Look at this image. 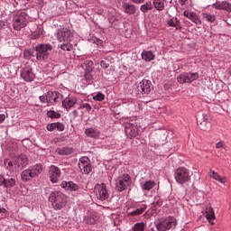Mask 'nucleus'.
Wrapping results in <instances>:
<instances>
[{"label": "nucleus", "instance_id": "obj_1", "mask_svg": "<svg viewBox=\"0 0 231 231\" xmlns=\"http://www.w3.org/2000/svg\"><path fill=\"white\" fill-rule=\"evenodd\" d=\"M55 37L58 42H63L60 46V50L63 51H73V44H71V41H73L75 33L69 26L58 28L55 32Z\"/></svg>", "mask_w": 231, "mask_h": 231}, {"label": "nucleus", "instance_id": "obj_2", "mask_svg": "<svg viewBox=\"0 0 231 231\" xmlns=\"http://www.w3.org/2000/svg\"><path fill=\"white\" fill-rule=\"evenodd\" d=\"M4 165L10 172H19L28 165V157L24 155L16 156L13 159L4 160Z\"/></svg>", "mask_w": 231, "mask_h": 231}, {"label": "nucleus", "instance_id": "obj_3", "mask_svg": "<svg viewBox=\"0 0 231 231\" xmlns=\"http://www.w3.org/2000/svg\"><path fill=\"white\" fill-rule=\"evenodd\" d=\"M49 201L54 210H62L68 205V196L59 190L51 191Z\"/></svg>", "mask_w": 231, "mask_h": 231}, {"label": "nucleus", "instance_id": "obj_4", "mask_svg": "<svg viewBox=\"0 0 231 231\" xmlns=\"http://www.w3.org/2000/svg\"><path fill=\"white\" fill-rule=\"evenodd\" d=\"M43 171L44 166L41 163L30 166L28 169L22 171L21 180L23 183H28V181H32L33 178H38V176H41Z\"/></svg>", "mask_w": 231, "mask_h": 231}, {"label": "nucleus", "instance_id": "obj_5", "mask_svg": "<svg viewBox=\"0 0 231 231\" xmlns=\"http://www.w3.org/2000/svg\"><path fill=\"white\" fill-rule=\"evenodd\" d=\"M178 225V220L172 216L161 217L155 221V226L158 231H167L175 228Z\"/></svg>", "mask_w": 231, "mask_h": 231}, {"label": "nucleus", "instance_id": "obj_6", "mask_svg": "<svg viewBox=\"0 0 231 231\" xmlns=\"http://www.w3.org/2000/svg\"><path fill=\"white\" fill-rule=\"evenodd\" d=\"M36 53L35 57L40 62L48 60L50 57V51L53 50V46L50 43H39L34 48Z\"/></svg>", "mask_w": 231, "mask_h": 231}, {"label": "nucleus", "instance_id": "obj_7", "mask_svg": "<svg viewBox=\"0 0 231 231\" xmlns=\"http://www.w3.org/2000/svg\"><path fill=\"white\" fill-rule=\"evenodd\" d=\"M28 24V14L23 11H18L14 14L13 17V27L14 30L19 32Z\"/></svg>", "mask_w": 231, "mask_h": 231}, {"label": "nucleus", "instance_id": "obj_8", "mask_svg": "<svg viewBox=\"0 0 231 231\" xmlns=\"http://www.w3.org/2000/svg\"><path fill=\"white\" fill-rule=\"evenodd\" d=\"M131 185H133V179H131V175H129V173H124L116 180V189L117 192H124V190H127Z\"/></svg>", "mask_w": 231, "mask_h": 231}, {"label": "nucleus", "instance_id": "obj_9", "mask_svg": "<svg viewBox=\"0 0 231 231\" xmlns=\"http://www.w3.org/2000/svg\"><path fill=\"white\" fill-rule=\"evenodd\" d=\"M152 82L149 79H143L139 82L135 88V93L138 98L142 97V95H151L152 91Z\"/></svg>", "mask_w": 231, "mask_h": 231}, {"label": "nucleus", "instance_id": "obj_10", "mask_svg": "<svg viewBox=\"0 0 231 231\" xmlns=\"http://www.w3.org/2000/svg\"><path fill=\"white\" fill-rule=\"evenodd\" d=\"M129 208H134V210H133L132 212H128L127 216H129L130 217H136L138 216H142V214H143L145 210H147V204L145 203V201L132 202L129 205L128 210Z\"/></svg>", "mask_w": 231, "mask_h": 231}, {"label": "nucleus", "instance_id": "obj_11", "mask_svg": "<svg viewBox=\"0 0 231 231\" xmlns=\"http://www.w3.org/2000/svg\"><path fill=\"white\" fill-rule=\"evenodd\" d=\"M174 178L177 183L183 185L187 181H190V171L185 167H180L175 170Z\"/></svg>", "mask_w": 231, "mask_h": 231}, {"label": "nucleus", "instance_id": "obj_12", "mask_svg": "<svg viewBox=\"0 0 231 231\" xmlns=\"http://www.w3.org/2000/svg\"><path fill=\"white\" fill-rule=\"evenodd\" d=\"M95 192L99 201H107L109 199V191L106 183L97 184L95 186Z\"/></svg>", "mask_w": 231, "mask_h": 231}, {"label": "nucleus", "instance_id": "obj_13", "mask_svg": "<svg viewBox=\"0 0 231 231\" xmlns=\"http://www.w3.org/2000/svg\"><path fill=\"white\" fill-rule=\"evenodd\" d=\"M79 169L82 174H89L93 171L91 161L87 156L81 157L79 161Z\"/></svg>", "mask_w": 231, "mask_h": 231}, {"label": "nucleus", "instance_id": "obj_14", "mask_svg": "<svg viewBox=\"0 0 231 231\" xmlns=\"http://www.w3.org/2000/svg\"><path fill=\"white\" fill-rule=\"evenodd\" d=\"M15 177L12 175H0V187H5V189H12L15 187Z\"/></svg>", "mask_w": 231, "mask_h": 231}, {"label": "nucleus", "instance_id": "obj_15", "mask_svg": "<svg viewBox=\"0 0 231 231\" xmlns=\"http://www.w3.org/2000/svg\"><path fill=\"white\" fill-rule=\"evenodd\" d=\"M20 77L24 82H33L35 80V73H33V69L31 67L23 68Z\"/></svg>", "mask_w": 231, "mask_h": 231}, {"label": "nucleus", "instance_id": "obj_16", "mask_svg": "<svg viewBox=\"0 0 231 231\" xmlns=\"http://www.w3.org/2000/svg\"><path fill=\"white\" fill-rule=\"evenodd\" d=\"M60 169L55 165H51L49 168V177L51 183H59L61 176Z\"/></svg>", "mask_w": 231, "mask_h": 231}, {"label": "nucleus", "instance_id": "obj_17", "mask_svg": "<svg viewBox=\"0 0 231 231\" xmlns=\"http://www.w3.org/2000/svg\"><path fill=\"white\" fill-rule=\"evenodd\" d=\"M197 123L201 131H207L210 127L208 116H207V114H199L197 116Z\"/></svg>", "mask_w": 231, "mask_h": 231}, {"label": "nucleus", "instance_id": "obj_18", "mask_svg": "<svg viewBox=\"0 0 231 231\" xmlns=\"http://www.w3.org/2000/svg\"><path fill=\"white\" fill-rule=\"evenodd\" d=\"M60 186L61 189H64V190H68L69 192H79V190H80V186L71 180H63Z\"/></svg>", "mask_w": 231, "mask_h": 231}, {"label": "nucleus", "instance_id": "obj_19", "mask_svg": "<svg viewBox=\"0 0 231 231\" xmlns=\"http://www.w3.org/2000/svg\"><path fill=\"white\" fill-rule=\"evenodd\" d=\"M48 102L51 106L57 104L62 100V94L59 91H48L47 92Z\"/></svg>", "mask_w": 231, "mask_h": 231}, {"label": "nucleus", "instance_id": "obj_20", "mask_svg": "<svg viewBox=\"0 0 231 231\" xmlns=\"http://www.w3.org/2000/svg\"><path fill=\"white\" fill-rule=\"evenodd\" d=\"M122 12L126 14V15H134L136 14V5L129 2H125L122 5Z\"/></svg>", "mask_w": 231, "mask_h": 231}, {"label": "nucleus", "instance_id": "obj_21", "mask_svg": "<svg viewBox=\"0 0 231 231\" xmlns=\"http://www.w3.org/2000/svg\"><path fill=\"white\" fill-rule=\"evenodd\" d=\"M184 17H187V19H189V21H192L197 25H201V18H199V15L196 14L195 12H189L185 10L183 12Z\"/></svg>", "mask_w": 231, "mask_h": 231}, {"label": "nucleus", "instance_id": "obj_22", "mask_svg": "<svg viewBox=\"0 0 231 231\" xmlns=\"http://www.w3.org/2000/svg\"><path fill=\"white\" fill-rule=\"evenodd\" d=\"M125 133L128 138H136L138 135V128L131 124L125 125Z\"/></svg>", "mask_w": 231, "mask_h": 231}, {"label": "nucleus", "instance_id": "obj_23", "mask_svg": "<svg viewBox=\"0 0 231 231\" xmlns=\"http://www.w3.org/2000/svg\"><path fill=\"white\" fill-rule=\"evenodd\" d=\"M213 8L216 10H225V12H227L230 14L231 12V3L228 1H222L221 3H215L212 5Z\"/></svg>", "mask_w": 231, "mask_h": 231}, {"label": "nucleus", "instance_id": "obj_24", "mask_svg": "<svg viewBox=\"0 0 231 231\" xmlns=\"http://www.w3.org/2000/svg\"><path fill=\"white\" fill-rule=\"evenodd\" d=\"M75 104H77V97L73 96L68 97L62 100V107L65 109H71Z\"/></svg>", "mask_w": 231, "mask_h": 231}, {"label": "nucleus", "instance_id": "obj_25", "mask_svg": "<svg viewBox=\"0 0 231 231\" xmlns=\"http://www.w3.org/2000/svg\"><path fill=\"white\" fill-rule=\"evenodd\" d=\"M140 185L143 192H149V190L156 187V182L154 180H145L141 182Z\"/></svg>", "mask_w": 231, "mask_h": 231}, {"label": "nucleus", "instance_id": "obj_26", "mask_svg": "<svg viewBox=\"0 0 231 231\" xmlns=\"http://www.w3.org/2000/svg\"><path fill=\"white\" fill-rule=\"evenodd\" d=\"M209 178H212V180H215L216 181H218L219 183H222L225 185L226 183V177H221L219 173L215 172L213 170H210L208 172Z\"/></svg>", "mask_w": 231, "mask_h": 231}, {"label": "nucleus", "instance_id": "obj_27", "mask_svg": "<svg viewBox=\"0 0 231 231\" xmlns=\"http://www.w3.org/2000/svg\"><path fill=\"white\" fill-rule=\"evenodd\" d=\"M206 219H208L210 225H214V220L216 219V213L214 212L213 208H206Z\"/></svg>", "mask_w": 231, "mask_h": 231}, {"label": "nucleus", "instance_id": "obj_28", "mask_svg": "<svg viewBox=\"0 0 231 231\" xmlns=\"http://www.w3.org/2000/svg\"><path fill=\"white\" fill-rule=\"evenodd\" d=\"M97 219L98 217H97V215L93 213H88L83 217V221L86 223V225H95Z\"/></svg>", "mask_w": 231, "mask_h": 231}, {"label": "nucleus", "instance_id": "obj_29", "mask_svg": "<svg viewBox=\"0 0 231 231\" xmlns=\"http://www.w3.org/2000/svg\"><path fill=\"white\" fill-rule=\"evenodd\" d=\"M168 26L171 28H175V30H180L181 29V22L178 18H171L169 19L167 22Z\"/></svg>", "mask_w": 231, "mask_h": 231}, {"label": "nucleus", "instance_id": "obj_30", "mask_svg": "<svg viewBox=\"0 0 231 231\" xmlns=\"http://www.w3.org/2000/svg\"><path fill=\"white\" fill-rule=\"evenodd\" d=\"M141 55L143 60H145V62L154 60V52H152V51H143Z\"/></svg>", "mask_w": 231, "mask_h": 231}, {"label": "nucleus", "instance_id": "obj_31", "mask_svg": "<svg viewBox=\"0 0 231 231\" xmlns=\"http://www.w3.org/2000/svg\"><path fill=\"white\" fill-rule=\"evenodd\" d=\"M152 5H153L155 10L158 12H163L165 10V0H152Z\"/></svg>", "mask_w": 231, "mask_h": 231}, {"label": "nucleus", "instance_id": "obj_32", "mask_svg": "<svg viewBox=\"0 0 231 231\" xmlns=\"http://www.w3.org/2000/svg\"><path fill=\"white\" fill-rule=\"evenodd\" d=\"M152 8H154L152 3L148 1L140 6V12H142L143 14H147V12H150L151 10H152Z\"/></svg>", "mask_w": 231, "mask_h": 231}, {"label": "nucleus", "instance_id": "obj_33", "mask_svg": "<svg viewBox=\"0 0 231 231\" xmlns=\"http://www.w3.org/2000/svg\"><path fill=\"white\" fill-rule=\"evenodd\" d=\"M85 134H87L90 138H98V136H100V132L94 128H88L85 130Z\"/></svg>", "mask_w": 231, "mask_h": 231}, {"label": "nucleus", "instance_id": "obj_34", "mask_svg": "<svg viewBox=\"0 0 231 231\" xmlns=\"http://www.w3.org/2000/svg\"><path fill=\"white\" fill-rule=\"evenodd\" d=\"M187 84H190V82H194V80H198L199 79V74L198 72H186Z\"/></svg>", "mask_w": 231, "mask_h": 231}, {"label": "nucleus", "instance_id": "obj_35", "mask_svg": "<svg viewBox=\"0 0 231 231\" xmlns=\"http://www.w3.org/2000/svg\"><path fill=\"white\" fill-rule=\"evenodd\" d=\"M202 18L206 23H216V15L209 13H202Z\"/></svg>", "mask_w": 231, "mask_h": 231}, {"label": "nucleus", "instance_id": "obj_36", "mask_svg": "<svg viewBox=\"0 0 231 231\" xmlns=\"http://www.w3.org/2000/svg\"><path fill=\"white\" fill-rule=\"evenodd\" d=\"M94 79L93 71H85L84 79H82L83 84H86V82H93Z\"/></svg>", "mask_w": 231, "mask_h": 231}, {"label": "nucleus", "instance_id": "obj_37", "mask_svg": "<svg viewBox=\"0 0 231 231\" xmlns=\"http://www.w3.org/2000/svg\"><path fill=\"white\" fill-rule=\"evenodd\" d=\"M73 152H75V151L70 147H64L59 151V154H61V156H69V154H73Z\"/></svg>", "mask_w": 231, "mask_h": 231}, {"label": "nucleus", "instance_id": "obj_38", "mask_svg": "<svg viewBox=\"0 0 231 231\" xmlns=\"http://www.w3.org/2000/svg\"><path fill=\"white\" fill-rule=\"evenodd\" d=\"M131 230L132 231H145V223L137 222L132 226Z\"/></svg>", "mask_w": 231, "mask_h": 231}, {"label": "nucleus", "instance_id": "obj_39", "mask_svg": "<svg viewBox=\"0 0 231 231\" xmlns=\"http://www.w3.org/2000/svg\"><path fill=\"white\" fill-rule=\"evenodd\" d=\"M47 116L48 118L53 119H59L60 118V113L54 111V110H49L47 111Z\"/></svg>", "mask_w": 231, "mask_h": 231}, {"label": "nucleus", "instance_id": "obj_40", "mask_svg": "<svg viewBox=\"0 0 231 231\" xmlns=\"http://www.w3.org/2000/svg\"><path fill=\"white\" fill-rule=\"evenodd\" d=\"M78 109H84L86 113H91V109H93V107L89 103H81Z\"/></svg>", "mask_w": 231, "mask_h": 231}, {"label": "nucleus", "instance_id": "obj_41", "mask_svg": "<svg viewBox=\"0 0 231 231\" xmlns=\"http://www.w3.org/2000/svg\"><path fill=\"white\" fill-rule=\"evenodd\" d=\"M82 68L85 71H93V62L88 60L84 61Z\"/></svg>", "mask_w": 231, "mask_h": 231}, {"label": "nucleus", "instance_id": "obj_42", "mask_svg": "<svg viewBox=\"0 0 231 231\" xmlns=\"http://www.w3.org/2000/svg\"><path fill=\"white\" fill-rule=\"evenodd\" d=\"M179 84H187V72H183L177 77Z\"/></svg>", "mask_w": 231, "mask_h": 231}, {"label": "nucleus", "instance_id": "obj_43", "mask_svg": "<svg viewBox=\"0 0 231 231\" xmlns=\"http://www.w3.org/2000/svg\"><path fill=\"white\" fill-rule=\"evenodd\" d=\"M106 99V95L102 92H97L96 95L93 96V100L96 102H102Z\"/></svg>", "mask_w": 231, "mask_h": 231}, {"label": "nucleus", "instance_id": "obj_44", "mask_svg": "<svg viewBox=\"0 0 231 231\" xmlns=\"http://www.w3.org/2000/svg\"><path fill=\"white\" fill-rule=\"evenodd\" d=\"M56 129L60 133H62V131H64L66 129V126L64 125V124H62L60 122H57L56 123Z\"/></svg>", "mask_w": 231, "mask_h": 231}, {"label": "nucleus", "instance_id": "obj_45", "mask_svg": "<svg viewBox=\"0 0 231 231\" xmlns=\"http://www.w3.org/2000/svg\"><path fill=\"white\" fill-rule=\"evenodd\" d=\"M47 131H50V133L55 131L57 129L56 123H51L46 125Z\"/></svg>", "mask_w": 231, "mask_h": 231}, {"label": "nucleus", "instance_id": "obj_46", "mask_svg": "<svg viewBox=\"0 0 231 231\" xmlns=\"http://www.w3.org/2000/svg\"><path fill=\"white\" fill-rule=\"evenodd\" d=\"M40 98V101L42 103V104H49V101H48V94H44L42 96H40L39 97Z\"/></svg>", "mask_w": 231, "mask_h": 231}, {"label": "nucleus", "instance_id": "obj_47", "mask_svg": "<svg viewBox=\"0 0 231 231\" xmlns=\"http://www.w3.org/2000/svg\"><path fill=\"white\" fill-rule=\"evenodd\" d=\"M100 66L101 68H104L105 69H106V68H109V61H107V60H102L100 61Z\"/></svg>", "mask_w": 231, "mask_h": 231}, {"label": "nucleus", "instance_id": "obj_48", "mask_svg": "<svg viewBox=\"0 0 231 231\" xmlns=\"http://www.w3.org/2000/svg\"><path fill=\"white\" fill-rule=\"evenodd\" d=\"M158 205L159 203L158 202H153L151 204V210L152 212H156V210H158Z\"/></svg>", "mask_w": 231, "mask_h": 231}, {"label": "nucleus", "instance_id": "obj_49", "mask_svg": "<svg viewBox=\"0 0 231 231\" xmlns=\"http://www.w3.org/2000/svg\"><path fill=\"white\" fill-rule=\"evenodd\" d=\"M216 148L217 149H225V142L220 141L216 143Z\"/></svg>", "mask_w": 231, "mask_h": 231}, {"label": "nucleus", "instance_id": "obj_50", "mask_svg": "<svg viewBox=\"0 0 231 231\" xmlns=\"http://www.w3.org/2000/svg\"><path fill=\"white\" fill-rule=\"evenodd\" d=\"M6 216V208H0V219H3Z\"/></svg>", "mask_w": 231, "mask_h": 231}, {"label": "nucleus", "instance_id": "obj_51", "mask_svg": "<svg viewBox=\"0 0 231 231\" xmlns=\"http://www.w3.org/2000/svg\"><path fill=\"white\" fill-rule=\"evenodd\" d=\"M131 1L134 5H143V3H145V0H131Z\"/></svg>", "mask_w": 231, "mask_h": 231}, {"label": "nucleus", "instance_id": "obj_52", "mask_svg": "<svg viewBox=\"0 0 231 231\" xmlns=\"http://www.w3.org/2000/svg\"><path fill=\"white\" fill-rule=\"evenodd\" d=\"M6 120V115L5 114H0V124H3Z\"/></svg>", "mask_w": 231, "mask_h": 231}, {"label": "nucleus", "instance_id": "obj_53", "mask_svg": "<svg viewBox=\"0 0 231 231\" xmlns=\"http://www.w3.org/2000/svg\"><path fill=\"white\" fill-rule=\"evenodd\" d=\"M72 116L73 118H79V111L78 110L72 111Z\"/></svg>", "mask_w": 231, "mask_h": 231}, {"label": "nucleus", "instance_id": "obj_54", "mask_svg": "<svg viewBox=\"0 0 231 231\" xmlns=\"http://www.w3.org/2000/svg\"><path fill=\"white\" fill-rule=\"evenodd\" d=\"M189 0H179V3H180V5H181V6H185V5H187V2H188Z\"/></svg>", "mask_w": 231, "mask_h": 231}, {"label": "nucleus", "instance_id": "obj_55", "mask_svg": "<svg viewBox=\"0 0 231 231\" xmlns=\"http://www.w3.org/2000/svg\"><path fill=\"white\" fill-rule=\"evenodd\" d=\"M33 39H39V34H33Z\"/></svg>", "mask_w": 231, "mask_h": 231}, {"label": "nucleus", "instance_id": "obj_56", "mask_svg": "<svg viewBox=\"0 0 231 231\" xmlns=\"http://www.w3.org/2000/svg\"><path fill=\"white\" fill-rule=\"evenodd\" d=\"M24 55H26V52H24Z\"/></svg>", "mask_w": 231, "mask_h": 231}, {"label": "nucleus", "instance_id": "obj_57", "mask_svg": "<svg viewBox=\"0 0 231 231\" xmlns=\"http://www.w3.org/2000/svg\"><path fill=\"white\" fill-rule=\"evenodd\" d=\"M27 1H31V0H27Z\"/></svg>", "mask_w": 231, "mask_h": 231}]
</instances>
